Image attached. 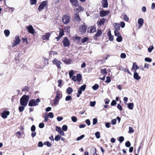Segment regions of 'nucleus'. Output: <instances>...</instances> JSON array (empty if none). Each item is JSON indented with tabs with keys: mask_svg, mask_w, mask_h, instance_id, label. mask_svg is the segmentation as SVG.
I'll use <instances>...</instances> for the list:
<instances>
[{
	"mask_svg": "<svg viewBox=\"0 0 155 155\" xmlns=\"http://www.w3.org/2000/svg\"><path fill=\"white\" fill-rule=\"evenodd\" d=\"M29 99V96L23 95L20 99V104L21 106L25 107L27 105Z\"/></svg>",
	"mask_w": 155,
	"mask_h": 155,
	"instance_id": "obj_1",
	"label": "nucleus"
},
{
	"mask_svg": "<svg viewBox=\"0 0 155 155\" xmlns=\"http://www.w3.org/2000/svg\"><path fill=\"white\" fill-rule=\"evenodd\" d=\"M40 102L39 98H37L36 100L32 99L30 100L28 104V105L30 107L35 106L38 105V103Z\"/></svg>",
	"mask_w": 155,
	"mask_h": 155,
	"instance_id": "obj_2",
	"label": "nucleus"
},
{
	"mask_svg": "<svg viewBox=\"0 0 155 155\" xmlns=\"http://www.w3.org/2000/svg\"><path fill=\"white\" fill-rule=\"evenodd\" d=\"M71 20V17L69 15H65L62 17V21L64 24H67L69 23Z\"/></svg>",
	"mask_w": 155,
	"mask_h": 155,
	"instance_id": "obj_3",
	"label": "nucleus"
},
{
	"mask_svg": "<svg viewBox=\"0 0 155 155\" xmlns=\"http://www.w3.org/2000/svg\"><path fill=\"white\" fill-rule=\"evenodd\" d=\"M21 40L19 38V36L16 35L15 38L14 40L13 41V42L12 43V47H15L19 44Z\"/></svg>",
	"mask_w": 155,
	"mask_h": 155,
	"instance_id": "obj_4",
	"label": "nucleus"
},
{
	"mask_svg": "<svg viewBox=\"0 0 155 155\" xmlns=\"http://www.w3.org/2000/svg\"><path fill=\"white\" fill-rule=\"evenodd\" d=\"M48 2L45 1L42 2L40 4L38 8V10L40 12L45 8L47 6Z\"/></svg>",
	"mask_w": 155,
	"mask_h": 155,
	"instance_id": "obj_5",
	"label": "nucleus"
},
{
	"mask_svg": "<svg viewBox=\"0 0 155 155\" xmlns=\"http://www.w3.org/2000/svg\"><path fill=\"white\" fill-rule=\"evenodd\" d=\"M87 26L85 24L83 23L82 25H80L79 30L81 31L82 34H84L87 31Z\"/></svg>",
	"mask_w": 155,
	"mask_h": 155,
	"instance_id": "obj_6",
	"label": "nucleus"
},
{
	"mask_svg": "<svg viewBox=\"0 0 155 155\" xmlns=\"http://www.w3.org/2000/svg\"><path fill=\"white\" fill-rule=\"evenodd\" d=\"M52 63L53 64L56 65L58 69H61V67L60 65L62 63L58 60L57 59L55 58L52 61Z\"/></svg>",
	"mask_w": 155,
	"mask_h": 155,
	"instance_id": "obj_7",
	"label": "nucleus"
},
{
	"mask_svg": "<svg viewBox=\"0 0 155 155\" xmlns=\"http://www.w3.org/2000/svg\"><path fill=\"white\" fill-rule=\"evenodd\" d=\"M86 85L85 84L84 85L81 86L79 89L78 91V93L77 95V97H79L80 95L82 94V91H84L86 89Z\"/></svg>",
	"mask_w": 155,
	"mask_h": 155,
	"instance_id": "obj_8",
	"label": "nucleus"
},
{
	"mask_svg": "<svg viewBox=\"0 0 155 155\" xmlns=\"http://www.w3.org/2000/svg\"><path fill=\"white\" fill-rule=\"evenodd\" d=\"M10 112L8 111L4 110L1 114V117L4 119L6 118L9 115Z\"/></svg>",
	"mask_w": 155,
	"mask_h": 155,
	"instance_id": "obj_9",
	"label": "nucleus"
},
{
	"mask_svg": "<svg viewBox=\"0 0 155 155\" xmlns=\"http://www.w3.org/2000/svg\"><path fill=\"white\" fill-rule=\"evenodd\" d=\"M62 43L65 47H68L70 44L69 41L67 38H65L63 39Z\"/></svg>",
	"mask_w": 155,
	"mask_h": 155,
	"instance_id": "obj_10",
	"label": "nucleus"
},
{
	"mask_svg": "<svg viewBox=\"0 0 155 155\" xmlns=\"http://www.w3.org/2000/svg\"><path fill=\"white\" fill-rule=\"evenodd\" d=\"M26 28L29 33L32 34H34L35 33L34 29L31 25H30L26 26Z\"/></svg>",
	"mask_w": 155,
	"mask_h": 155,
	"instance_id": "obj_11",
	"label": "nucleus"
},
{
	"mask_svg": "<svg viewBox=\"0 0 155 155\" xmlns=\"http://www.w3.org/2000/svg\"><path fill=\"white\" fill-rule=\"evenodd\" d=\"M51 35V34L49 33H45V35H43L42 36V39L44 40H48L49 38Z\"/></svg>",
	"mask_w": 155,
	"mask_h": 155,
	"instance_id": "obj_12",
	"label": "nucleus"
},
{
	"mask_svg": "<svg viewBox=\"0 0 155 155\" xmlns=\"http://www.w3.org/2000/svg\"><path fill=\"white\" fill-rule=\"evenodd\" d=\"M109 11H101L100 12V16L101 17H104L107 15L109 13Z\"/></svg>",
	"mask_w": 155,
	"mask_h": 155,
	"instance_id": "obj_13",
	"label": "nucleus"
},
{
	"mask_svg": "<svg viewBox=\"0 0 155 155\" xmlns=\"http://www.w3.org/2000/svg\"><path fill=\"white\" fill-rule=\"evenodd\" d=\"M70 3L72 4V6L76 7L78 6V2L77 0H70Z\"/></svg>",
	"mask_w": 155,
	"mask_h": 155,
	"instance_id": "obj_14",
	"label": "nucleus"
},
{
	"mask_svg": "<svg viewBox=\"0 0 155 155\" xmlns=\"http://www.w3.org/2000/svg\"><path fill=\"white\" fill-rule=\"evenodd\" d=\"M62 61L67 64H68L71 63V60L70 59H67L66 58H63L62 59Z\"/></svg>",
	"mask_w": 155,
	"mask_h": 155,
	"instance_id": "obj_15",
	"label": "nucleus"
},
{
	"mask_svg": "<svg viewBox=\"0 0 155 155\" xmlns=\"http://www.w3.org/2000/svg\"><path fill=\"white\" fill-rule=\"evenodd\" d=\"M77 7L78 8H75L74 9V10L75 11L79 12L82 11L84 10V8L82 6L79 5V4L78 6V7Z\"/></svg>",
	"mask_w": 155,
	"mask_h": 155,
	"instance_id": "obj_16",
	"label": "nucleus"
},
{
	"mask_svg": "<svg viewBox=\"0 0 155 155\" xmlns=\"http://www.w3.org/2000/svg\"><path fill=\"white\" fill-rule=\"evenodd\" d=\"M134 78L136 80H138L141 78V77L139 75L138 73L135 71L134 72Z\"/></svg>",
	"mask_w": 155,
	"mask_h": 155,
	"instance_id": "obj_17",
	"label": "nucleus"
},
{
	"mask_svg": "<svg viewBox=\"0 0 155 155\" xmlns=\"http://www.w3.org/2000/svg\"><path fill=\"white\" fill-rule=\"evenodd\" d=\"M62 97V95L59 91H57L56 93V96L55 98L59 100L61 99Z\"/></svg>",
	"mask_w": 155,
	"mask_h": 155,
	"instance_id": "obj_18",
	"label": "nucleus"
},
{
	"mask_svg": "<svg viewBox=\"0 0 155 155\" xmlns=\"http://www.w3.org/2000/svg\"><path fill=\"white\" fill-rule=\"evenodd\" d=\"M95 31L96 28L94 26H92L89 28L88 30V32L93 33Z\"/></svg>",
	"mask_w": 155,
	"mask_h": 155,
	"instance_id": "obj_19",
	"label": "nucleus"
},
{
	"mask_svg": "<svg viewBox=\"0 0 155 155\" xmlns=\"http://www.w3.org/2000/svg\"><path fill=\"white\" fill-rule=\"evenodd\" d=\"M105 21V20L104 18H103L101 19L98 22V25L101 26V25H104Z\"/></svg>",
	"mask_w": 155,
	"mask_h": 155,
	"instance_id": "obj_20",
	"label": "nucleus"
},
{
	"mask_svg": "<svg viewBox=\"0 0 155 155\" xmlns=\"http://www.w3.org/2000/svg\"><path fill=\"white\" fill-rule=\"evenodd\" d=\"M102 5L104 8H107L108 6L107 0H103Z\"/></svg>",
	"mask_w": 155,
	"mask_h": 155,
	"instance_id": "obj_21",
	"label": "nucleus"
},
{
	"mask_svg": "<svg viewBox=\"0 0 155 155\" xmlns=\"http://www.w3.org/2000/svg\"><path fill=\"white\" fill-rule=\"evenodd\" d=\"M132 68L136 71L139 68V67L137 66L136 62H134L133 63Z\"/></svg>",
	"mask_w": 155,
	"mask_h": 155,
	"instance_id": "obj_22",
	"label": "nucleus"
},
{
	"mask_svg": "<svg viewBox=\"0 0 155 155\" xmlns=\"http://www.w3.org/2000/svg\"><path fill=\"white\" fill-rule=\"evenodd\" d=\"M107 35L109 40L110 41H113V36L112 35L110 31L108 32Z\"/></svg>",
	"mask_w": 155,
	"mask_h": 155,
	"instance_id": "obj_23",
	"label": "nucleus"
},
{
	"mask_svg": "<svg viewBox=\"0 0 155 155\" xmlns=\"http://www.w3.org/2000/svg\"><path fill=\"white\" fill-rule=\"evenodd\" d=\"M144 23V21L143 18H139L138 19V23L140 25V26H142Z\"/></svg>",
	"mask_w": 155,
	"mask_h": 155,
	"instance_id": "obj_24",
	"label": "nucleus"
},
{
	"mask_svg": "<svg viewBox=\"0 0 155 155\" xmlns=\"http://www.w3.org/2000/svg\"><path fill=\"white\" fill-rule=\"evenodd\" d=\"M102 31L101 30H99L94 35V38L96 37V38L100 37L102 35Z\"/></svg>",
	"mask_w": 155,
	"mask_h": 155,
	"instance_id": "obj_25",
	"label": "nucleus"
},
{
	"mask_svg": "<svg viewBox=\"0 0 155 155\" xmlns=\"http://www.w3.org/2000/svg\"><path fill=\"white\" fill-rule=\"evenodd\" d=\"M73 90L71 87H68L66 90V92L68 94H71L73 92Z\"/></svg>",
	"mask_w": 155,
	"mask_h": 155,
	"instance_id": "obj_26",
	"label": "nucleus"
},
{
	"mask_svg": "<svg viewBox=\"0 0 155 155\" xmlns=\"http://www.w3.org/2000/svg\"><path fill=\"white\" fill-rule=\"evenodd\" d=\"M74 18L75 19L78 21H80L81 20V19L79 16V14L78 13H77L75 14Z\"/></svg>",
	"mask_w": 155,
	"mask_h": 155,
	"instance_id": "obj_27",
	"label": "nucleus"
},
{
	"mask_svg": "<svg viewBox=\"0 0 155 155\" xmlns=\"http://www.w3.org/2000/svg\"><path fill=\"white\" fill-rule=\"evenodd\" d=\"M114 26L115 28V30H117L120 29V25L119 23H115L114 24Z\"/></svg>",
	"mask_w": 155,
	"mask_h": 155,
	"instance_id": "obj_28",
	"label": "nucleus"
},
{
	"mask_svg": "<svg viewBox=\"0 0 155 155\" xmlns=\"http://www.w3.org/2000/svg\"><path fill=\"white\" fill-rule=\"evenodd\" d=\"M64 35V33L63 30L62 28H60L59 35L60 36V37H61L63 36Z\"/></svg>",
	"mask_w": 155,
	"mask_h": 155,
	"instance_id": "obj_29",
	"label": "nucleus"
},
{
	"mask_svg": "<svg viewBox=\"0 0 155 155\" xmlns=\"http://www.w3.org/2000/svg\"><path fill=\"white\" fill-rule=\"evenodd\" d=\"M127 107L130 110H132L134 107V104L133 103H129L127 105Z\"/></svg>",
	"mask_w": 155,
	"mask_h": 155,
	"instance_id": "obj_30",
	"label": "nucleus"
},
{
	"mask_svg": "<svg viewBox=\"0 0 155 155\" xmlns=\"http://www.w3.org/2000/svg\"><path fill=\"white\" fill-rule=\"evenodd\" d=\"M76 78L77 79V80L78 81L80 82L81 79V74H77L76 76Z\"/></svg>",
	"mask_w": 155,
	"mask_h": 155,
	"instance_id": "obj_31",
	"label": "nucleus"
},
{
	"mask_svg": "<svg viewBox=\"0 0 155 155\" xmlns=\"http://www.w3.org/2000/svg\"><path fill=\"white\" fill-rule=\"evenodd\" d=\"M4 34L6 37H8L10 33V31L8 30H5L4 31Z\"/></svg>",
	"mask_w": 155,
	"mask_h": 155,
	"instance_id": "obj_32",
	"label": "nucleus"
},
{
	"mask_svg": "<svg viewBox=\"0 0 155 155\" xmlns=\"http://www.w3.org/2000/svg\"><path fill=\"white\" fill-rule=\"evenodd\" d=\"M89 40L88 38L86 37L81 39V42L82 43H84L87 42Z\"/></svg>",
	"mask_w": 155,
	"mask_h": 155,
	"instance_id": "obj_33",
	"label": "nucleus"
},
{
	"mask_svg": "<svg viewBox=\"0 0 155 155\" xmlns=\"http://www.w3.org/2000/svg\"><path fill=\"white\" fill-rule=\"evenodd\" d=\"M116 40L118 42H120L122 41V38L121 35H120L119 36H118L117 37V38H116Z\"/></svg>",
	"mask_w": 155,
	"mask_h": 155,
	"instance_id": "obj_34",
	"label": "nucleus"
},
{
	"mask_svg": "<svg viewBox=\"0 0 155 155\" xmlns=\"http://www.w3.org/2000/svg\"><path fill=\"white\" fill-rule=\"evenodd\" d=\"M61 136L58 135L55 137L54 139L56 141H58L61 139Z\"/></svg>",
	"mask_w": 155,
	"mask_h": 155,
	"instance_id": "obj_35",
	"label": "nucleus"
},
{
	"mask_svg": "<svg viewBox=\"0 0 155 155\" xmlns=\"http://www.w3.org/2000/svg\"><path fill=\"white\" fill-rule=\"evenodd\" d=\"M101 73L103 75H104L107 73L106 69L105 68L104 69H101Z\"/></svg>",
	"mask_w": 155,
	"mask_h": 155,
	"instance_id": "obj_36",
	"label": "nucleus"
},
{
	"mask_svg": "<svg viewBox=\"0 0 155 155\" xmlns=\"http://www.w3.org/2000/svg\"><path fill=\"white\" fill-rule=\"evenodd\" d=\"M114 32V34H115V36H116L117 37H118V36H119L120 35H121L120 34L118 30H115Z\"/></svg>",
	"mask_w": 155,
	"mask_h": 155,
	"instance_id": "obj_37",
	"label": "nucleus"
},
{
	"mask_svg": "<svg viewBox=\"0 0 155 155\" xmlns=\"http://www.w3.org/2000/svg\"><path fill=\"white\" fill-rule=\"evenodd\" d=\"M95 135L97 138L99 139L100 137V133L97 131L95 133Z\"/></svg>",
	"mask_w": 155,
	"mask_h": 155,
	"instance_id": "obj_38",
	"label": "nucleus"
},
{
	"mask_svg": "<svg viewBox=\"0 0 155 155\" xmlns=\"http://www.w3.org/2000/svg\"><path fill=\"white\" fill-rule=\"evenodd\" d=\"M98 85L97 84H95L92 86V88L94 90H96L98 88Z\"/></svg>",
	"mask_w": 155,
	"mask_h": 155,
	"instance_id": "obj_39",
	"label": "nucleus"
},
{
	"mask_svg": "<svg viewBox=\"0 0 155 155\" xmlns=\"http://www.w3.org/2000/svg\"><path fill=\"white\" fill-rule=\"evenodd\" d=\"M121 70L125 72H127L128 74H130V75H132L131 74L130 72V71H129V70L127 69L123 68Z\"/></svg>",
	"mask_w": 155,
	"mask_h": 155,
	"instance_id": "obj_40",
	"label": "nucleus"
},
{
	"mask_svg": "<svg viewBox=\"0 0 155 155\" xmlns=\"http://www.w3.org/2000/svg\"><path fill=\"white\" fill-rule=\"evenodd\" d=\"M25 107L24 106H20L19 107L18 109L20 112H22L25 109Z\"/></svg>",
	"mask_w": 155,
	"mask_h": 155,
	"instance_id": "obj_41",
	"label": "nucleus"
},
{
	"mask_svg": "<svg viewBox=\"0 0 155 155\" xmlns=\"http://www.w3.org/2000/svg\"><path fill=\"white\" fill-rule=\"evenodd\" d=\"M72 99V97L71 96L68 95L66 97L65 100L66 101H70Z\"/></svg>",
	"mask_w": 155,
	"mask_h": 155,
	"instance_id": "obj_42",
	"label": "nucleus"
},
{
	"mask_svg": "<svg viewBox=\"0 0 155 155\" xmlns=\"http://www.w3.org/2000/svg\"><path fill=\"white\" fill-rule=\"evenodd\" d=\"M84 137V134L82 135L81 136L78 137L76 139V140L77 141H79L80 140H81L83 139Z\"/></svg>",
	"mask_w": 155,
	"mask_h": 155,
	"instance_id": "obj_43",
	"label": "nucleus"
},
{
	"mask_svg": "<svg viewBox=\"0 0 155 155\" xmlns=\"http://www.w3.org/2000/svg\"><path fill=\"white\" fill-rule=\"evenodd\" d=\"M124 140V137L123 136H121L119 137L118 140L120 143H122Z\"/></svg>",
	"mask_w": 155,
	"mask_h": 155,
	"instance_id": "obj_44",
	"label": "nucleus"
},
{
	"mask_svg": "<svg viewBox=\"0 0 155 155\" xmlns=\"http://www.w3.org/2000/svg\"><path fill=\"white\" fill-rule=\"evenodd\" d=\"M70 28L69 27H66L64 28V30L65 31L67 32H69L70 31Z\"/></svg>",
	"mask_w": 155,
	"mask_h": 155,
	"instance_id": "obj_45",
	"label": "nucleus"
},
{
	"mask_svg": "<svg viewBox=\"0 0 155 155\" xmlns=\"http://www.w3.org/2000/svg\"><path fill=\"white\" fill-rule=\"evenodd\" d=\"M68 129V127L66 125H64L62 127V130L64 131H66Z\"/></svg>",
	"mask_w": 155,
	"mask_h": 155,
	"instance_id": "obj_46",
	"label": "nucleus"
},
{
	"mask_svg": "<svg viewBox=\"0 0 155 155\" xmlns=\"http://www.w3.org/2000/svg\"><path fill=\"white\" fill-rule=\"evenodd\" d=\"M72 120L74 122H76L77 121V119L76 117L75 116H73L71 117Z\"/></svg>",
	"mask_w": 155,
	"mask_h": 155,
	"instance_id": "obj_47",
	"label": "nucleus"
},
{
	"mask_svg": "<svg viewBox=\"0 0 155 155\" xmlns=\"http://www.w3.org/2000/svg\"><path fill=\"white\" fill-rule=\"evenodd\" d=\"M145 61H146L148 62H150L152 61V59L149 58H146L144 59Z\"/></svg>",
	"mask_w": 155,
	"mask_h": 155,
	"instance_id": "obj_48",
	"label": "nucleus"
},
{
	"mask_svg": "<svg viewBox=\"0 0 155 155\" xmlns=\"http://www.w3.org/2000/svg\"><path fill=\"white\" fill-rule=\"evenodd\" d=\"M59 100L55 98L53 102L54 104L55 105L57 104L58 103Z\"/></svg>",
	"mask_w": 155,
	"mask_h": 155,
	"instance_id": "obj_49",
	"label": "nucleus"
},
{
	"mask_svg": "<svg viewBox=\"0 0 155 155\" xmlns=\"http://www.w3.org/2000/svg\"><path fill=\"white\" fill-rule=\"evenodd\" d=\"M134 130L133 128L130 127H129V131H128L129 133H133L134 132Z\"/></svg>",
	"mask_w": 155,
	"mask_h": 155,
	"instance_id": "obj_50",
	"label": "nucleus"
},
{
	"mask_svg": "<svg viewBox=\"0 0 155 155\" xmlns=\"http://www.w3.org/2000/svg\"><path fill=\"white\" fill-rule=\"evenodd\" d=\"M37 0H30V4L31 5H33L35 4L36 3Z\"/></svg>",
	"mask_w": 155,
	"mask_h": 155,
	"instance_id": "obj_51",
	"label": "nucleus"
},
{
	"mask_svg": "<svg viewBox=\"0 0 155 155\" xmlns=\"http://www.w3.org/2000/svg\"><path fill=\"white\" fill-rule=\"evenodd\" d=\"M111 81V79L110 77H106V80L105 82L106 83H109Z\"/></svg>",
	"mask_w": 155,
	"mask_h": 155,
	"instance_id": "obj_52",
	"label": "nucleus"
},
{
	"mask_svg": "<svg viewBox=\"0 0 155 155\" xmlns=\"http://www.w3.org/2000/svg\"><path fill=\"white\" fill-rule=\"evenodd\" d=\"M93 125H94L96 124L97 122V118H94L93 119Z\"/></svg>",
	"mask_w": 155,
	"mask_h": 155,
	"instance_id": "obj_53",
	"label": "nucleus"
},
{
	"mask_svg": "<svg viewBox=\"0 0 155 155\" xmlns=\"http://www.w3.org/2000/svg\"><path fill=\"white\" fill-rule=\"evenodd\" d=\"M125 146L127 147H129L130 146V142L128 141L126 142L125 143Z\"/></svg>",
	"mask_w": 155,
	"mask_h": 155,
	"instance_id": "obj_54",
	"label": "nucleus"
},
{
	"mask_svg": "<svg viewBox=\"0 0 155 155\" xmlns=\"http://www.w3.org/2000/svg\"><path fill=\"white\" fill-rule=\"evenodd\" d=\"M74 74V72L73 70L69 72V75L70 77L71 78Z\"/></svg>",
	"mask_w": 155,
	"mask_h": 155,
	"instance_id": "obj_55",
	"label": "nucleus"
},
{
	"mask_svg": "<svg viewBox=\"0 0 155 155\" xmlns=\"http://www.w3.org/2000/svg\"><path fill=\"white\" fill-rule=\"evenodd\" d=\"M124 20L126 21H128L129 20V18L127 17V15H124Z\"/></svg>",
	"mask_w": 155,
	"mask_h": 155,
	"instance_id": "obj_56",
	"label": "nucleus"
},
{
	"mask_svg": "<svg viewBox=\"0 0 155 155\" xmlns=\"http://www.w3.org/2000/svg\"><path fill=\"white\" fill-rule=\"evenodd\" d=\"M117 120L115 119H113L111 120V123L112 125H114L116 124Z\"/></svg>",
	"mask_w": 155,
	"mask_h": 155,
	"instance_id": "obj_57",
	"label": "nucleus"
},
{
	"mask_svg": "<svg viewBox=\"0 0 155 155\" xmlns=\"http://www.w3.org/2000/svg\"><path fill=\"white\" fill-rule=\"evenodd\" d=\"M120 57L122 58H124L126 57V54L125 53H122L120 54Z\"/></svg>",
	"mask_w": 155,
	"mask_h": 155,
	"instance_id": "obj_58",
	"label": "nucleus"
},
{
	"mask_svg": "<svg viewBox=\"0 0 155 155\" xmlns=\"http://www.w3.org/2000/svg\"><path fill=\"white\" fill-rule=\"evenodd\" d=\"M54 114L52 112H50L48 114V117L50 118H53L54 117Z\"/></svg>",
	"mask_w": 155,
	"mask_h": 155,
	"instance_id": "obj_59",
	"label": "nucleus"
},
{
	"mask_svg": "<svg viewBox=\"0 0 155 155\" xmlns=\"http://www.w3.org/2000/svg\"><path fill=\"white\" fill-rule=\"evenodd\" d=\"M153 46H151L150 47H149L148 48V51L149 52H151L152 50H153Z\"/></svg>",
	"mask_w": 155,
	"mask_h": 155,
	"instance_id": "obj_60",
	"label": "nucleus"
},
{
	"mask_svg": "<svg viewBox=\"0 0 155 155\" xmlns=\"http://www.w3.org/2000/svg\"><path fill=\"white\" fill-rule=\"evenodd\" d=\"M31 130L32 132H34L35 131L36 127L34 125H33L31 127Z\"/></svg>",
	"mask_w": 155,
	"mask_h": 155,
	"instance_id": "obj_61",
	"label": "nucleus"
},
{
	"mask_svg": "<svg viewBox=\"0 0 155 155\" xmlns=\"http://www.w3.org/2000/svg\"><path fill=\"white\" fill-rule=\"evenodd\" d=\"M120 25L122 28H124L125 26V24L123 21H121L120 23Z\"/></svg>",
	"mask_w": 155,
	"mask_h": 155,
	"instance_id": "obj_62",
	"label": "nucleus"
},
{
	"mask_svg": "<svg viewBox=\"0 0 155 155\" xmlns=\"http://www.w3.org/2000/svg\"><path fill=\"white\" fill-rule=\"evenodd\" d=\"M117 108L120 111L122 110V107L119 104H117Z\"/></svg>",
	"mask_w": 155,
	"mask_h": 155,
	"instance_id": "obj_63",
	"label": "nucleus"
},
{
	"mask_svg": "<svg viewBox=\"0 0 155 155\" xmlns=\"http://www.w3.org/2000/svg\"><path fill=\"white\" fill-rule=\"evenodd\" d=\"M44 144L46 145L48 147H51V143L48 142H45L44 143Z\"/></svg>",
	"mask_w": 155,
	"mask_h": 155,
	"instance_id": "obj_64",
	"label": "nucleus"
}]
</instances>
